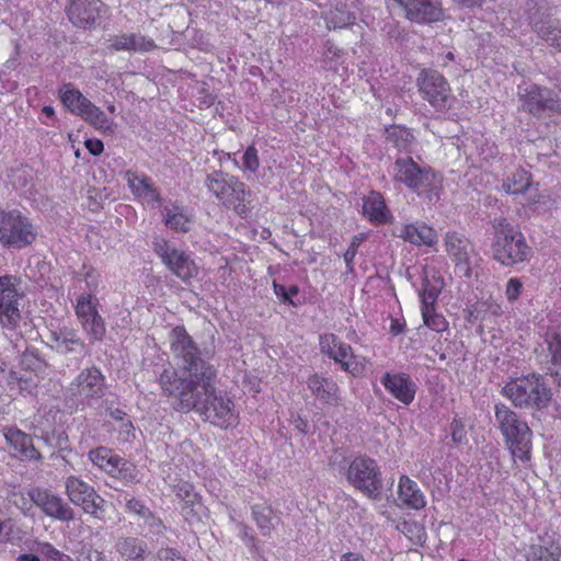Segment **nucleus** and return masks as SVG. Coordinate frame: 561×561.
<instances>
[{
    "instance_id": "f257e3e1",
    "label": "nucleus",
    "mask_w": 561,
    "mask_h": 561,
    "mask_svg": "<svg viewBox=\"0 0 561 561\" xmlns=\"http://www.w3.org/2000/svg\"><path fill=\"white\" fill-rule=\"evenodd\" d=\"M174 353L170 365L160 375L162 390L175 399V410L196 412L205 422L220 428L238 424L239 414L229 397L216 389L217 368L204 355Z\"/></svg>"
},
{
    "instance_id": "f03ea898",
    "label": "nucleus",
    "mask_w": 561,
    "mask_h": 561,
    "mask_svg": "<svg viewBox=\"0 0 561 561\" xmlns=\"http://www.w3.org/2000/svg\"><path fill=\"white\" fill-rule=\"evenodd\" d=\"M494 240L492 243L493 257L506 267H514L530 261L533 249L524 234L506 218L496 217L492 220Z\"/></svg>"
},
{
    "instance_id": "7ed1b4c3",
    "label": "nucleus",
    "mask_w": 561,
    "mask_h": 561,
    "mask_svg": "<svg viewBox=\"0 0 561 561\" xmlns=\"http://www.w3.org/2000/svg\"><path fill=\"white\" fill-rule=\"evenodd\" d=\"M495 420L514 461L526 463L530 460L533 433L526 422L503 403L495 405Z\"/></svg>"
},
{
    "instance_id": "20e7f679",
    "label": "nucleus",
    "mask_w": 561,
    "mask_h": 561,
    "mask_svg": "<svg viewBox=\"0 0 561 561\" xmlns=\"http://www.w3.org/2000/svg\"><path fill=\"white\" fill-rule=\"evenodd\" d=\"M502 393L517 408L536 410L547 408L552 396L542 377L536 374L512 380Z\"/></svg>"
},
{
    "instance_id": "39448f33",
    "label": "nucleus",
    "mask_w": 561,
    "mask_h": 561,
    "mask_svg": "<svg viewBox=\"0 0 561 561\" xmlns=\"http://www.w3.org/2000/svg\"><path fill=\"white\" fill-rule=\"evenodd\" d=\"M205 186L226 207L232 208L241 217L248 215L247 204L251 192L238 178L215 171L206 176Z\"/></svg>"
},
{
    "instance_id": "423d86ee",
    "label": "nucleus",
    "mask_w": 561,
    "mask_h": 561,
    "mask_svg": "<svg viewBox=\"0 0 561 561\" xmlns=\"http://www.w3.org/2000/svg\"><path fill=\"white\" fill-rule=\"evenodd\" d=\"M393 179L417 194L438 197L442 178L432 168L417 164L411 157L398 158L393 164Z\"/></svg>"
},
{
    "instance_id": "0eeeda50",
    "label": "nucleus",
    "mask_w": 561,
    "mask_h": 561,
    "mask_svg": "<svg viewBox=\"0 0 561 561\" xmlns=\"http://www.w3.org/2000/svg\"><path fill=\"white\" fill-rule=\"evenodd\" d=\"M346 480L367 497L378 500L381 496L383 482L377 461L367 456L355 457L346 470Z\"/></svg>"
},
{
    "instance_id": "6e6552de",
    "label": "nucleus",
    "mask_w": 561,
    "mask_h": 561,
    "mask_svg": "<svg viewBox=\"0 0 561 561\" xmlns=\"http://www.w3.org/2000/svg\"><path fill=\"white\" fill-rule=\"evenodd\" d=\"M36 239L32 221L20 210H0V243L8 248L23 249Z\"/></svg>"
},
{
    "instance_id": "1a4fd4ad",
    "label": "nucleus",
    "mask_w": 561,
    "mask_h": 561,
    "mask_svg": "<svg viewBox=\"0 0 561 561\" xmlns=\"http://www.w3.org/2000/svg\"><path fill=\"white\" fill-rule=\"evenodd\" d=\"M20 278L14 275L0 276V327L14 329L21 321L20 300L23 291Z\"/></svg>"
},
{
    "instance_id": "9d476101",
    "label": "nucleus",
    "mask_w": 561,
    "mask_h": 561,
    "mask_svg": "<svg viewBox=\"0 0 561 561\" xmlns=\"http://www.w3.org/2000/svg\"><path fill=\"white\" fill-rule=\"evenodd\" d=\"M153 251L168 270L183 282H187L197 275V266L194 260L184 251L171 245L165 239L157 238L153 241Z\"/></svg>"
},
{
    "instance_id": "9b49d317",
    "label": "nucleus",
    "mask_w": 561,
    "mask_h": 561,
    "mask_svg": "<svg viewBox=\"0 0 561 561\" xmlns=\"http://www.w3.org/2000/svg\"><path fill=\"white\" fill-rule=\"evenodd\" d=\"M27 494L32 503L47 517L60 523L76 519V511L57 493L44 488H34Z\"/></svg>"
},
{
    "instance_id": "f8f14e48",
    "label": "nucleus",
    "mask_w": 561,
    "mask_h": 561,
    "mask_svg": "<svg viewBox=\"0 0 561 561\" xmlns=\"http://www.w3.org/2000/svg\"><path fill=\"white\" fill-rule=\"evenodd\" d=\"M68 393L76 403L91 404L104 394V377L96 368L85 369L70 383Z\"/></svg>"
},
{
    "instance_id": "ddd939ff",
    "label": "nucleus",
    "mask_w": 561,
    "mask_h": 561,
    "mask_svg": "<svg viewBox=\"0 0 561 561\" xmlns=\"http://www.w3.org/2000/svg\"><path fill=\"white\" fill-rule=\"evenodd\" d=\"M423 98L436 110L450 106L451 90L446 79L437 71H422L417 79Z\"/></svg>"
},
{
    "instance_id": "4468645a",
    "label": "nucleus",
    "mask_w": 561,
    "mask_h": 561,
    "mask_svg": "<svg viewBox=\"0 0 561 561\" xmlns=\"http://www.w3.org/2000/svg\"><path fill=\"white\" fill-rule=\"evenodd\" d=\"M561 91V75L557 78ZM523 108L533 115H540L545 111L561 112V99L550 89L531 85L520 93Z\"/></svg>"
},
{
    "instance_id": "2eb2a0df",
    "label": "nucleus",
    "mask_w": 561,
    "mask_h": 561,
    "mask_svg": "<svg viewBox=\"0 0 561 561\" xmlns=\"http://www.w3.org/2000/svg\"><path fill=\"white\" fill-rule=\"evenodd\" d=\"M98 299L92 295H82L78 298L76 313L89 336L101 341L105 335V324L98 312Z\"/></svg>"
},
{
    "instance_id": "dca6fc26",
    "label": "nucleus",
    "mask_w": 561,
    "mask_h": 561,
    "mask_svg": "<svg viewBox=\"0 0 561 561\" xmlns=\"http://www.w3.org/2000/svg\"><path fill=\"white\" fill-rule=\"evenodd\" d=\"M445 250L454 261L456 268L463 276L471 275V265L476 257V252L471 242L457 232H448L444 239Z\"/></svg>"
},
{
    "instance_id": "f3484780",
    "label": "nucleus",
    "mask_w": 561,
    "mask_h": 561,
    "mask_svg": "<svg viewBox=\"0 0 561 561\" xmlns=\"http://www.w3.org/2000/svg\"><path fill=\"white\" fill-rule=\"evenodd\" d=\"M385 389L404 405L413 402L417 386L412 378L403 373H385L380 378Z\"/></svg>"
},
{
    "instance_id": "a211bd4d",
    "label": "nucleus",
    "mask_w": 561,
    "mask_h": 561,
    "mask_svg": "<svg viewBox=\"0 0 561 561\" xmlns=\"http://www.w3.org/2000/svg\"><path fill=\"white\" fill-rule=\"evenodd\" d=\"M308 389L322 403L339 407L342 403L341 390L337 383L318 374L311 375L307 380Z\"/></svg>"
},
{
    "instance_id": "6ab92c4d",
    "label": "nucleus",
    "mask_w": 561,
    "mask_h": 561,
    "mask_svg": "<svg viewBox=\"0 0 561 561\" xmlns=\"http://www.w3.org/2000/svg\"><path fill=\"white\" fill-rule=\"evenodd\" d=\"M102 7L100 0H71L67 10L68 18L75 25L85 27L98 21Z\"/></svg>"
},
{
    "instance_id": "aec40b11",
    "label": "nucleus",
    "mask_w": 561,
    "mask_h": 561,
    "mask_svg": "<svg viewBox=\"0 0 561 561\" xmlns=\"http://www.w3.org/2000/svg\"><path fill=\"white\" fill-rule=\"evenodd\" d=\"M3 436L7 443L16 451L22 459L41 461L42 454L35 448L32 437L16 427L4 430Z\"/></svg>"
},
{
    "instance_id": "412c9836",
    "label": "nucleus",
    "mask_w": 561,
    "mask_h": 561,
    "mask_svg": "<svg viewBox=\"0 0 561 561\" xmlns=\"http://www.w3.org/2000/svg\"><path fill=\"white\" fill-rule=\"evenodd\" d=\"M115 549L125 561H156L147 542L137 537L118 538Z\"/></svg>"
},
{
    "instance_id": "4be33fe9",
    "label": "nucleus",
    "mask_w": 561,
    "mask_h": 561,
    "mask_svg": "<svg viewBox=\"0 0 561 561\" xmlns=\"http://www.w3.org/2000/svg\"><path fill=\"white\" fill-rule=\"evenodd\" d=\"M393 236L419 247H433L437 243V233L426 225L397 226L394 227Z\"/></svg>"
},
{
    "instance_id": "5701e85b",
    "label": "nucleus",
    "mask_w": 561,
    "mask_h": 561,
    "mask_svg": "<svg viewBox=\"0 0 561 561\" xmlns=\"http://www.w3.org/2000/svg\"><path fill=\"white\" fill-rule=\"evenodd\" d=\"M125 179L133 194L142 203L152 207L161 206L160 194L147 176H139L131 171L125 173Z\"/></svg>"
},
{
    "instance_id": "b1692460",
    "label": "nucleus",
    "mask_w": 561,
    "mask_h": 561,
    "mask_svg": "<svg viewBox=\"0 0 561 561\" xmlns=\"http://www.w3.org/2000/svg\"><path fill=\"white\" fill-rule=\"evenodd\" d=\"M251 514L262 536L270 537L279 520L273 508L265 503L254 504L251 506Z\"/></svg>"
},
{
    "instance_id": "393cba45",
    "label": "nucleus",
    "mask_w": 561,
    "mask_h": 561,
    "mask_svg": "<svg viewBox=\"0 0 561 561\" xmlns=\"http://www.w3.org/2000/svg\"><path fill=\"white\" fill-rule=\"evenodd\" d=\"M399 497L411 508L420 510L425 506V499L417 484L410 478L403 476L399 481Z\"/></svg>"
},
{
    "instance_id": "a878e982",
    "label": "nucleus",
    "mask_w": 561,
    "mask_h": 561,
    "mask_svg": "<svg viewBox=\"0 0 561 561\" xmlns=\"http://www.w3.org/2000/svg\"><path fill=\"white\" fill-rule=\"evenodd\" d=\"M341 368L353 376H360L367 369L368 362L360 353H328Z\"/></svg>"
},
{
    "instance_id": "bb28decb",
    "label": "nucleus",
    "mask_w": 561,
    "mask_h": 561,
    "mask_svg": "<svg viewBox=\"0 0 561 561\" xmlns=\"http://www.w3.org/2000/svg\"><path fill=\"white\" fill-rule=\"evenodd\" d=\"M324 20L328 28L336 30L353 25L356 15L345 2L339 1L333 9L324 14Z\"/></svg>"
},
{
    "instance_id": "cd10ccee",
    "label": "nucleus",
    "mask_w": 561,
    "mask_h": 561,
    "mask_svg": "<svg viewBox=\"0 0 561 561\" xmlns=\"http://www.w3.org/2000/svg\"><path fill=\"white\" fill-rule=\"evenodd\" d=\"M95 491V489L80 479L77 476H68L65 479V493L73 505H79L84 502V499L90 497V495Z\"/></svg>"
},
{
    "instance_id": "c85d7f7f",
    "label": "nucleus",
    "mask_w": 561,
    "mask_h": 561,
    "mask_svg": "<svg viewBox=\"0 0 561 561\" xmlns=\"http://www.w3.org/2000/svg\"><path fill=\"white\" fill-rule=\"evenodd\" d=\"M363 214L370 221H375L377 224L386 222L389 217V211L386 207L383 197L377 192H371L364 199Z\"/></svg>"
},
{
    "instance_id": "c756f323",
    "label": "nucleus",
    "mask_w": 561,
    "mask_h": 561,
    "mask_svg": "<svg viewBox=\"0 0 561 561\" xmlns=\"http://www.w3.org/2000/svg\"><path fill=\"white\" fill-rule=\"evenodd\" d=\"M164 225L173 231L187 232L191 229V218L179 205H167L162 210Z\"/></svg>"
},
{
    "instance_id": "7c9ffc66",
    "label": "nucleus",
    "mask_w": 561,
    "mask_h": 561,
    "mask_svg": "<svg viewBox=\"0 0 561 561\" xmlns=\"http://www.w3.org/2000/svg\"><path fill=\"white\" fill-rule=\"evenodd\" d=\"M60 100L62 104L73 114L81 116L91 103L78 89L72 84H65L60 89Z\"/></svg>"
},
{
    "instance_id": "2f4dec72",
    "label": "nucleus",
    "mask_w": 561,
    "mask_h": 561,
    "mask_svg": "<svg viewBox=\"0 0 561 561\" xmlns=\"http://www.w3.org/2000/svg\"><path fill=\"white\" fill-rule=\"evenodd\" d=\"M88 457L95 467L108 476L114 471L115 466H117L121 459V456L104 446L90 450Z\"/></svg>"
},
{
    "instance_id": "473e14b6",
    "label": "nucleus",
    "mask_w": 561,
    "mask_h": 561,
    "mask_svg": "<svg viewBox=\"0 0 561 561\" xmlns=\"http://www.w3.org/2000/svg\"><path fill=\"white\" fill-rule=\"evenodd\" d=\"M111 477L122 481L125 485L140 483L141 481L137 466L123 457H121L117 466H115Z\"/></svg>"
},
{
    "instance_id": "72a5a7b5",
    "label": "nucleus",
    "mask_w": 561,
    "mask_h": 561,
    "mask_svg": "<svg viewBox=\"0 0 561 561\" xmlns=\"http://www.w3.org/2000/svg\"><path fill=\"white\" fill-rule=\"evenodd\" d=\"M534 28L547 43L561 50V24L557 20L534 23Z\"/></svg>"
},
{
    "instance_id": "f704fd0d",
    "label": "nucleus",
    "mask_w": 561,
    "mask_h": 561,
    "mask_svg": "<svg viewBox=\"0 0 561 561\" xmlns=\"http://www.w3.org/2000/svg\"><path fill=\"white\" fill-rule=\"evenodd\" d=\"M80 117L98 129L113 131V121L110 119L105 113L92 102L87 106V110Z\"/></svg>"
},
{
    "instance_id": "c9c22d12",
    "label": "nucleus",
    "mask_w": 561,
    "mask_h": 561,
    "mask_svg": "<svg viewBox=\"0 0 561 561\" xmlns=\"http://www.w3.org/2000/svg\"><path fill=\"white\" fill-rule=\"evenodd\" d=\"M386 138L400 150H409L414 142V136L410 129L393 125L386 129Z\"/></svg>"
},
{
    "instance_id": "e433bc0d",
    "label": "nucleus",
    "mask_w": 561,
    "mask_h": 561,
    "mask_svg": "<svg viewBox=\"0 0 561 561\" xmlns=\"http://www.w3.org/2000/svg\"><path fill=\"white\" fill-rule=\"evenodd\" d=\"M502 186L508 194L524 193L530 186V175L525 170H516Z\"/></svg>"
},
{
    "instance_id": "4c0bfd02",
    "label": "nucleus",
    "mask_w": 561,
    "mask_h": 561,
    "mask_svg": "<svg viewBox=\"0 0 561 561\" xmlns=\"http://www.w3.org/2000/svg\"><path fill=\"white\" fill-rule=\"evenodd\" d=\"M559 547L548 549L539 545H531L527 554V561H561Z\"/></svg>"
},
{
    "instance_id": "58836bf2",
    "label": "nucleus",
    "mask_w": 561,
    "mask_h": 561,
    "mask_svg": "<svg viewBox=\"0 0 561 561\" xmlns=\"http://www.w3.org/2000/svg\"><path fill=\"white\" fill-rule=\"evenodd\" d=\"M78 506H81L85 514L101 519L105 512V500L96 491H93L90 497L84 499V502Z\"/></svg>"
},
{
    "instance_id": "ea45409f",
    "label": "nucleus",
    "mask_w": 561,
    "mask_h": 561,
    "mask_svg": "<svg viewBox=\"0 0 561 561\" xmlns=\"http://www.w3.org/2000/svg\"><path fill=\"white\" fill-rule=\"evenodd\" d=\"M443 284L439 278L431 283L425 278L423 282V291L421 294L422 307H434L436 299L442 290Z\"/></svg>"
},
{
    "instance_id": "a19ab883",
    "label": "nucleus",
    "mask_w": 561,
    "mask_h": 561,
    "mask_svg": "<svg viewBox=\"0 0 561 561\" xmlns=\"http://www.w3.org/2000/svg\"><path fill=\"white\" fill-rule=\"evenodd\" d=\"M172 351H187L193 347V341L184 328H174L169 335Z\"/></svg>"
},
{
    "instance_id": "79ce46f5",
    "label": "nucleus",
    "mask_w": 561,
    "mask_h": 561,
    "mask_svg": "<svg viewBox=\"0 0 561 561\" xmlns=\"http://www.w3.org/2000/svg\"><path fill=\"white\" fill-rule=\"evenodd\" d=\"M422 317L424 323L433 331L443 332L447 329L445 318L436 313L434 307H422Z\"/></svg>"
},
{
    "instance_id": "37998d69",
    "label": "nucleus",
    "mask_w": 561,
    "mask_h": 561,
    "mask_svg": "<svg viewBox=\"0 0 561 561\" xmlns=\"http://www.w3.org/2000/svg\"><path fill=\"white\" fill-rule=\"evenodd\" d=\"M546 364L547 373L554 377V380L561 387V353H541Z\"/></svg>"
},
{
    "instance_id": "c03bdc74",
    "label": "nucleus",
    "mask_w": 561,
    "mask_h": 561,
    "mask_svg": "<svg viewBox=\"0 0 561 561\" xmlns=\"http://www.w3.org/2000/svg\"><path fill=\"white\" fill-rule=\"evenodd\" d=\"M175 495L186 505H194L197 502V493L194 486L188 482H180L175 485Z\"/></svg>"
},
{
    "instance_id": "a18cd8bd",
    "label": "nucleus",
    "mask_w": 561,
    "mask_h": 561,
    "mask_svg": "<svg viewBox=\"0 0 561 561\" xmlns=\"http://www.w3.org/2000/svg\"><path fill=\"white\" fill-rule=\"evenodd\" d=\"M260 167L257 150L254 146H249L242 156V169L255 173Z\"/></svg>"
},
{
    "instance_id": "49530a36",
    "label": "nucleus",
    "mask_w": 561,
    "mask_h": 561,
    "mask_svg": "<svg viewBox=\"0 0 561 561\" xmlns=\"http://www.w3.org/2000/svg\"><path fill=\"white\" fill-rule=\"evenodd\" d=\"M133 51H149L156 47L154 42L141 34H129Z\"/></svg>"
},
{
    "instance_id": "de8ad7c7",
    "label": "nucleus",
    "mask_w": 561,
    "mask_h": 561,
    "mask_svg": "<svg viewBox=\"0 0 561 561\" xmlns=\"http://www.w3.org/2000/svg\"><path fill=\"white\" fill-rule=\"evenodd\" d=\"M57 344L55 346L50 347H57V348H66L67 351H73L77 347L81 346V342L79 339L76 337V334L72 332H64L61 333V339H56Z\"/></svg>"
},
{
    "instance_id": "09e8293b",
    "label": "nucleus",
    "mask_w": 561,
    "mask_h": 561,
    "mask_svg": "<svg viewBox=\"0 0 561 561\" xmlns=\"http://www.w3.org/2000/svg\"><path fill=\"white\" fill-rule=\"evenodd\" d=\"M477 312H482L484 316V320L488 314L499 317L503 313L502 306L495 301L486 300L482 302L476 304Z\"/></svg>"
},
{
    "instance_id": "8fccbe9b",
    "label": "nucleus",
    "mask_w": 561,
    "mask_h": 561,
    "mask_svg": "<svg viewBox=\"0 0 561 561\" xmlns=\"http://www.w3.org/2000/svg\"><path fill=\"white\" fill-rule=\"evenodd\" d=\"M21 364L35 374L41 373L44 365L37 353H22Z\"/></svg>"
},
{
    "instance_id": "3c124183",
    "label": "nucleus",
    "mask_w": 561,
    "mask_h": 561,
    "mask_svg": "<svg viewBox=\"0 0 561 561\" xmlns=\"http://www.w3.org/2000/svg\"><path fill=\"white\" fill-rule=\"evenodd\" d=\"M522 289H523V284L518 278H516V277L510 278L506 283V289H505V295H506L507 300L511 302L517 300L522 294Z\"/></svg>"
},
{
    "instance_id": "603ef678",
    "label": "nucleus",
    "mask_w": 561,
    "mask_h": 561,
    "mask_svg": "<svg viewBox=\"0 0 561 561\" xmlns=\"http://www.w3.org/2000/svg\"><path fill=\"white\" fill-rule=\"evenodd\" d=\"M126 511L142 518L144 516L149 515L150 510L141 501L131 497L126 500Z\"/></svg>"
},
{
    "instance_id": "864d4df0",
    "label": "nucleus",
    "mask_w": 561,
    "mask_h": 561,
    "mask_svg": "<svg viewBox=\"0 0 561 561\" xmlns=\"http://www.w3.org/2000/svg\"><path fill=\"white\" fill-rule=\"evenodd\" d=\"M159 561H185V558L174 548H161L154 556Z\"/></svg>"
},
{
    "instance_id": "5fc2aeb1",
    "label": "nucleus",
    "mask_w": 561,
    "mask_h": 561,
    "mask_svg": "<svg viewBox=\"0 0 561 561\" xmlns=\"http://www.w3.org/2000/svg\"><path fill=\"white\" fill-rule=\"evenodd\" d=\"M145 524L149 527L150 531L153 534L160 535L164 531L165 526L162 520L157 517L151 511H149L148 516L142 517Z\"/></svg>"
},
{
    "instance_id": "6e6d98bb",
    "label": "nucleus",
    "mask_w": 561,
    "mask_h": 561,
    "mask_svg": "<svg viewBox=\"0 0 561 561\" xmlns=\"http://www.w3.org/2000/svg\"><path fill=\"white\" fill-rule=\"evenodd\" d=\"M548 351H561V329L549 330L546 334Z\"/></svg>"
},
{
    "instance_id": "4d7b16f0",
    "label": "nucleus",
    "mask_w": 561,
    "mask_h": 561,
    "mask_svg": "<svg viewBox=\"0 0 561 561\" xmlns=\"http://www.w3.org/2000/svg\"><path fill=\"white\" fill-rule=\"evenodd\" d=\"M238 530H239V537L247 546H249V547L255 546L256 538H255V535L251 527H249L248 525H245L243 523H239Z\"/></svg>"
},
{
    "instance_id": "13d9d810",
    "label": "nucleus",
    "mask_w": 561,
    "mask_h": 561,
    "mask_svg": "<svg viewBox=\"0 0 561 561\" xmlns=\"http://www.w3.org/2000/svg\"><path fill=\"white\" fill-rule=\"evenodd\" d=\"M110 47L114 50H131L129 34L115 36L111 39Z\"/></svg>"
},
{
    "instance_id": "bf43d9fd",
    "label": "nucleus",
    "mask_w": 561,
    "mask_h": 561,
    "mask_svg": "<svg viewBox=\"0 0 561 561\" xmlns=\"http://www.w3.org/2000/svg\"><path fill=\"white\" fill-rule=\"evenodd\" d=\"M362 240H363V238H360L358 236L353 237L348 249L344 253V261L350 270H352V263L357 253V249H358Z\"/></svg>"
},
{
    "instance_id": "052dcab7",
    "label": "nucleus",
    "mask_w": 561,
    "mask_h": 561,
    "mask_svg": "<svg viewBox=\"0 0 561 561\" xmlns=\"http://www.w3.org/2000/svg\"><path fill=\"white\" fill-rule=\"evenodd\" d=\"M13 524L10 519L0 522V542H9L13 539Z\"/></svg>"
},
{
    "instance_id": "680f3d73",
    "label": "nucleus",
    "mask_w": 561,
    "mask_h": 561,
    "mask_svg": "<svg viewBox=\"0 0 561 561\" xmlns=\"http://www.w3.org/2000/svg\"><path fill=\"white\" fill-rule=\"evenodd\" d=\"M18 383L21 391L26 392L28 394H33L36 388V382L32 377H19Z\"/></svg>"
},
{
    "instance_id": "e2e57ef3",
    "label": "nucleus",
    "mask_w": 561,
    "mask_h": 561,
    "mask_svg": "<svg viewBox=\"0 0 561 561\" xmlns=\"http://www.w3.org/2000/svg\"><path fill=\"white\" fill-rule=\"evenodd\" d=\"M451 437L456 443H461L465 438V428L459 420H454L451 423Z\"/></svg>"
},
{
    "instance_id": "0e129e2a",
    "label": "nucleus",
    "mask_w": 561,
    "mask_h": 561,
    "mask_svg": "<svg viewBox=\"0 0 561 561\" xmlns=\"http://www.w3.org/2000/svg\"><path fill=\"white\" fill-rule=\"evenodd\" d=\"M85 148L93 156H100L103 152V150H104V145L99 139H88L85 141Z\"/></svg>"
},
{
    "instance_id": "69168bd1",
    "label": "nucleus",
    "mask_w": 561,
    "mask_h": 561,
    "mask_svg": "<svg viewBox=\"0 0 561 561\" xmlns=\"http://www.w3.org/2000/svg\"><path fill=\"white\" fill-rule=\"evenodd\" d=\"M320 346H321V351H334V348L336 347L335 336L332 334L321 336L320 337Z\"/></svg>"
},
{
    "instance_id": "338daca9",
    "label": "nucleus",
    "mask_w": 561,
    "mask_h": 561,
    "mask_svg": "<svg viewBox=\"0 0 561 561\" xmlns=\"http://www.w3.org/2000/svg\"><path fill=\"white\" fill-rule=\"evenodd\" d=\"M67 440H68V437L65 435L64 432L55 431L54 448H59V449L66 448Z\"/></svg>"
},
{
    "instance_id": "774afa93",
    "label": "nucleus",
    "mask_w": 561,
    "mask_h": 561,
    "mask_svg": "<svg viewBox=\"0 0 561 561\" xmlns=\"http://www.w3.org/2000/svg\"><path fill=\"white\" fill-rule=\"evenodd\" d=\"M466 319L471 322V323H474L477 321H483L484 320V316L482 312H477L476 310V305L472 306L471 309H469L467 311V316H466Z\"/></svg>"
}]
</instances>
